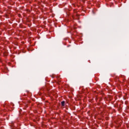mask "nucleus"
Wrapping results in <instances>:
<instances>
[{"instance_id":"nucleus-1","label":"nucleus","mask_w":129,"mask_h":129,"mask_svg":"<svg viewBox=\"0 0 129 129\" xmlns=\"http://www.w3.org/2000/svg\"><path fill=\"white\" fill-rule=\"evenodd\" d=\"M61 104L62 106H65V101H62L61 102Z\"/></svg>"}]
</instances>
